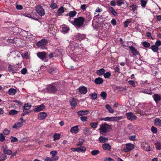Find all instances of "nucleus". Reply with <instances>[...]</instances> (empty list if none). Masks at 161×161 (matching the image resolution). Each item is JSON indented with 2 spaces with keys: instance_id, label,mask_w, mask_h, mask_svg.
<instances>
[{
  "instance_id": "obj_11",
  "label": "nucleus",
  "mask_w": 161,
  "mask_h": 161,
  "mask_svg": "<svg viewBox=\"0 0 161 161\" xmlns=\"http://www.w3.org/2000/svg\"><path fill=\"white\" fill-rule=\"evenodd\" d=\"M154 100L156 103L161 100V97L158 94H155L152 96Z\"/></svg>"
},
{
  "instance_id": "obj_46",
  "label": "nucleus",
  "mask_w": 161,
  "mask_h": 161,
  "mask_svg": "<svg viewBox=\"0 0 161 161\" xmlns=\"http://www.w3.org/2000/svg\"><path fill=\"white\" fill-rule=\"evenodd\" d=\"M18 111L15 109L11 110L9 112V114L10 115H14L17 114Z\"/></svg>"
},
{
  "instance_id": "obj_18",
  "label": "nucleus",
  "mask_w": 161,
  "mask_h": 161,
  "mask_svg": "<svg viewBox=\"0 0 161 161\" xmlns=\"http://www.w3.org/2000/svg\"><path fill=\"white\" fill-rule=\"evenodd\" d=\"M89 113L88 110H80L77 112V114L79 116H82L84 115H87Z\"/></svg>"
},
{
  "instance_id": "obj_56",
  "label": "nucleus",
  "mask_w": 161,
  "mask_h": 161,
  "mask_svg": "<svg viewBox=\"0 0 161 161\" xmlns=\"http://www.w3.org/2000/svg\"><path fill=\"white\" fill-rule=\"evenodd\" d=\"M151 130L153 133H156L158 131L157 128L153 126L152 127Z\"/></svg>"
},
{
  "instance_id": "obj_52",
  "label": "nucleus",
  "mask_w": 161,
  "mask_h": 161,
  "mask_svg": "<svg viewBox=\"0 0 161 161\" xmlns=\"http://www.w3.org/2000/svg\"><path fill=\"white\" fill-rule=\"evenodd\" d=\"M99 153V151L98 150H92L91 152V154L93 156H95L97 154Z\"/></svg>"
},
{
  "instance_id": "obj_14",
  "label": "nucleus",
  "mask_w": 161,
  "mask_h": 161,
  "mask_svg": "<svg viewBox=\"0 0 161 161\" xmlns=\"http://www.w3.org/2000/svg\"><path fill=\"white\" fill-rule=\"evenodd\" d=\"M47 115V114L45 112H41L39 114L38 118L41 120H42L44 119Z\"/></svg>"
},
{
  "instance_id": "obj_1",
  "label": "nucleus",
  "mask_w": 161,
  "mask_h": 161,
  "mask_svg": "<svg viewBox=\"0 0 161 161\" xmlns=\"http://www.w3.org/2000/svg\"><path fill=\"white\" fill-rule=\"evenodd\" d=\"M69 21L76 28H82L85 22L84 18L81 16L74 19L73 20H71L70 18H68Z\"/></svg>"
},
{
  "instance_id": "obj_51",
  "label": "nucleus",
  "mask_w": 161,
  "mask_h": 161,
  "mask_svg": "<svg viewBox=\"0 0 161 161\" xmlns=\"http://www.w3.org/2000/svg\"><path fill=\"white\" fill-rule=\"evenodd\" d=\"M111 73L109 72H107L105 73H104L103 75L105 78H108L111 76Z\"/></svg>"
},
{
  "instance_id": "obj_47",
  "label": "nucleus",
  "mask_w": 161,
  "mask_h": 161,
  "mask_svg": "<svg viewBox=\"0 0 161 161\" xmlns=\"http://www.w3.org/2000/svg\"><path fill=\"white\" fill-rule=\"evenodd\" d=\"M89 95L91 96L93 100L96 99L97 97V94L95 93H92Z\"/></svg>"
},
{
  "instance_id": "obj_15",
  "label": "nucleus",
  "mask_w": 161,
  "mask_h": 161,
  "mask_svg": "<svg viewBox=\"0 0 161 161\" xmlns=\"http://www.w3.org/2000/svg\"><path fill=\"white\" fill-rule=\"evenodd\" d=\"M102 148L105 150L110 151L111 148V146L108 143H104L102 145Z\"/></svg>"
},
{
  "instance_id": "obj_64",
  "label": "nucleus",
  "mask_w": 161,
  "mask_h": 161,
  "mask_svg": "<svg viewBox=\"0 0 161 161\" xmlns=\"http://www.w3.org/2000/svg\"><path fill=\"white\" fill-rule=\"evenodd\" d=\"M103 161H115V160L113 158H112L110 157H108V158H105L104 159Z\"/></svg>"
},
{
  "instance_id": "obj_34",
  "label": "nucleus",
  "mask_w": 161,
  "mask_h": 161,
  "mask_svg": "<svg viewBox=\"0 0 161 161\" xmlns=\"http://www.w3.org/2000/svg\"><path fill=\"white\" fill-rule=\"evenodd\" d=\"M125 0H117L116 3L118 6H121V5L125 3Z\"/></svg>"
},
{
  "instance_id": "obj_10",
  "label": "nucleus",
  "mask_w": 161,
  "mask_h": 161,
  "mask_svg": "<svg viewBox=\"0 0 161 161\" xmlns=\"http://www.w3.org/2000/svg\"><path fill=\"white\" fill-rule=\"evenodd\" d=\"M22 40L19 38H14V45L17 47H19L21 46Z\"/></svg>"
},
{
  "instance_id": "obj_40",
  "label": "nucleus",
  "mask_w": 161,
  "mask_h": 161,
  "mask_svg": "<svg viewBox=\"0 0 161 161\" xmlns=\"http://www.w3.org/2000/svg\"><path fill=\"white\" fill-rule=\"evenodd\" d=\"M60 135L58 133H55L53 136V140L56 141L60 138Z\"/></svg>"
},
{
  "instance_id": "obj_22",
  "label": "nucleus",
  "mask_w": 161,
  "mask_h": 161,
  "mask_svg": "<svg viewBox=\"0 0 161 161\" xmlns=\"http://www.w3.org/2000/svg\"><path fill=\"white\" fill-rule=\"evenodd\" d=\"M98 140L102 143H104L108 141V139L104 136H100L98 139Z\"/></svg>"
},
{
  "instance_id": "obj_26",
  "label": "nucleus",
  "mask_w": 161,
  "mask_h": 161,
  "mask_svg": "<svg viewBox=\"0 0 161 161\" xmlns=\"http://www.w3.org/2000/svg\"><path fill=\"white\" fill-rule=\"evenodd\" d=\"M8 70L10 73H15V70L14 69V67L9 64L8 67Z\"/></svg>"
},
{
  "instance_id": "obj_6",
  "label": "nucleus",
  "mask_w": 161,
  "mask_h": 161,
  "mask_svg": "<svg viewBox=\"0 0 161 161\" xmlns=\"http://www.w3.org/2000/svg\"><path fill=\"white\" fill-rule=\"evenodd\" d=\"M37 56L42 60H44L47 57V53L45 52H39L37 54Z\"/></svg>"
},
{
  "instance_id": "obj_17",
  "label": "nucleus",
  "mask_w": 161,
  "mask_h": 161,
  "mask_svg": "<svg viewBox=\"0 0 161 161\" xmlns=\"http://www.w3.org/2000/svg\"><path fill=\"white\" fill-rule=\"evenodd\" d=\"M13 30H15L16 31H17V33H19V34L21 33V34H23V32H26V33H27V31L23 30L22 29L19 28L17 27H14Z\"/></svg>"
},
{
  "instance_id": "obj_44",
  "label": "nucleus",
  "mask_w": 161,
  "mask_h": 161,
  "mask_svg": "<svg viewBox=\"0 0 161 161\" xmlns=\"http://www.w3.org/2000/svg\"><path fill=\"white\" fill-rule=\"evenodd\" d=\"M107 93L106 92L103 91L100 93L101 96L103 98V99L105 100L107 97Z\"/></svg>"
},
{
  "instance_id": "obj_7",
  "label": "nucleus",
  "mask_w": 161,
  "mask_h": 161,
  "mask_svg": "<svg viewBox=\"0 0 161 161\" xmlns=\"http://www.w3.org/2000/svg\"><path fill=\"white\" fill-rule=\"evenodd\" d=\"M125 115L127 116V119L131 121L134 120L137 118L136 116L132 112L126 113Z\"/></svg>"
},
{
  "instance_id": "obj_32",
  "label": "nucleus",
  "mask_w": 161,
  "mask_h": 161,
  "mask_svg": "<svg viewBox=\"0 0 161 161\" xmlns=\"http://www.w3.org/2000/svg\"><path fill=\"white\" fill-rule=\"evenodd\" d=\"M106 108L108 109L109 112L111 113H113L114 111L111 106L109 104H106L105 105Z\"/></svg>"
},
{
  "instance_id": "obj_27",
  "label": "nucleus",
  "mask_w": 161,
  "mask_h": 161,
  "mask_svg": "<svg viewBox=\"0 0 161 161\" xmlns=\"http://www.w3.org/2000/svg\"><path fill=\"white\" fill-rule=\"evenodd\" d=\"M8 92L9 95H13L15 94L17 91L15 89L13 88H11L9 89Z\"/></svg>"
},
{
  "instance_id": "obj_12",
  "label": "nucleus",
  "mask_w": 161,
  "mask_h": 161,
  "mask_svg": "<svg viewBox=\"0 0 161 161\" xmlns=\"http://www.w3.org/2000/svg\"><path fill=\"white\" fill-rule=\"evenodd\" d=\"M45 108V105L42 104L39 106H36V108H34L33 110L35 112H38L42 110Z\"/></svg>"
},
{
  "instance_id": "obj_13",
  "label": "nucleus",
  "mask_w": 161,
  "mask_h": 161,
  "mask_svg": "<svg viewBox=\"0 0 161 161\" xmlns=\"http://www.w3.org/2000/svg\"><path fill=\"white\" fill-rule=\"evenodd\" d=\"M70 105L71 106V108L74 109L77 105V103L74 98H72L69 100Z\"/></svg>"
},
{
  "instance_id": "obj_55",
  "label": "nucleus",
  "mask_w": 161,
  "mask_h": 161,
  "mask_svg": "<svg viewBox=\"0 0 161 161\" xmlns=\"http://www.w3.org/2000/svg\"><path fill=\"white\" fill-rule=\"evenodd\" d=\"M112 117H107L104 118H101V120H103L106 121H112Z\"/></svg>"
},
{
  "instance_id": "obj_28",
  "label": "nucleus",
  "mask_w": 161,
  "mask_h": 161,
  "mask_svg": "<svg viewBox=\"0 0 161 161\" xmlns=\"http://www.w3.org/2000/svg\"><path fill=\"white\" fill-rule=\"evenodd\" d=\"M134 147V146L132 144H126V149L127 151H125L126 152L130 151V150H132L133 149Z\"/></svg>"
},
{
  "instance_id": "obj_49",
  "label": "nucleus",
  "mask_w": 161,
  "mask_h": 161,
  "mask_svg": "<svg viewBox=\"0 0 161 161\" xmlns=\"http://www.w3.org/2000/svg\"><path fill=\"white\" fill-rule=\"evenodd\" d=\"M97 124L98 123L96 122L91 123H90V126L93 128H96L97 127Z\"/></svg>"
},
{
  "instance_id": "obj_62",
  "label": "nucleus",
  "mask_w": 161,
  "mask_h": 161,
  "mask_svg": "<svg viewBox=\"0 0 161 161\" xmlns=\"http://www.w3.org/2000/svg\"><path fill=\"white\" fill-rule=\"evenodd\" d=\"M87 5L85 4L82 5L80 7V9L84 11H85L86 9Z\"/></svg>"
},
{
  "instance_id": "obj_30",
  "label": "nucleus",
  "mask_w": 161,
  "mask_h": 161,
  "mask_svg": "<svg viewBox=\"0 0 161 161\" xmlns=\"http://www.w3.org/2000/svg\"><path fill=\"white\" fill-rule=\"evenodd\" d=\"M109 12L111 13L114 16H116L118 14V13L112 7H110L109 8Z\"/></svg>"
},
{
  "instance_id": "obj_31",
  "label": "nucleus",
  "mask_w": 161,
  "mask_h": 161,
  "mask_svg": "<svg viewBox=\"0 0 161 161\" xmlns=\"http://www.w3.org/2000/svg\"><path fill=\"white\" fill-rule=\"evenodd\" d=\"M23 122H22L21 123L20 122H18L16 124H15L14 125L12 126V128H15L16 129H18L19 128L21 127V126L22 125Z\"/></svg>"
},
{
  "instance_id": "obj_9",
  "label": "nucleus",
  "mask_w": 161,
  "mask_h": 161,
  "mask_svg": "<svg viewBox=\"0 0 161 161\" xmlns=\"http://www.w3.org/2000/svg\"><path fill=\"white\" fill-rule=\"evenodd\" d=\"M78 90L80 93L82 94H85L87 92L86 88L84 86L80 87Z\"/></svg>"
},
{
  "instance_id": "obj_33",
  "label": "nucleus",
  "mask_w": 161,
  "mask_h": 161,
  "mask_svg": "<svg viewBox=\"0 0 161 161\" xmlns=\"http://www.w3.org/2000/svg\"><path fill=\"white\" fill-rule=\"evenodd\" d=\"M78 152H84L86 150V148L84 146H80V147H77Z\"/></svg>"
},
{
  "instance_id": "obj_59",
  "label": "nucleus",
  "mask_w": 161,
  "mask_h": 161,
  "mask_svg": "<svg viewBox=\"0 0 161 161\" xmlns=\"http://www.w3.org/2000/svg\"><path fill=\"white\" fill-rule=\"evenodd\" d=\"M131 22L128 19L126 20L124 22V26L125 27H127L128 26V25L129 23H130Z\"/></svg>"
},
{
  "instance_id": "obj_43",
  "label": "nucleus",
  "mask_w": 161,
  "mask_h": 161,
  "mask_svg": "<svg viewBox=\"0 0 161 161\" xmlns=\"http://www.w3.org/2000/svg\"><path fill=\"white\" fill-rule=\"evenodd\" d=\"M141 5L142 7L145 8L147 4V2L145 0H141L140 1Z\"/></svg>"
},
{
  "instance_id": "obj_8",
  "label": "nucleus",
  "mask_w": 161,
  "mask_h": 161,
  "mask_svg": "<svg viewBox=\"0 0 161 161\" xmlns=\"http://www.w3.org/2000/svg\"><path fill=\"white\" fill-rule=\"evenodd\" d=\"M128 48L131 51V53L134 56H140V54L139 52L133 46H129Z\"/></svg>"
},
{
  "instance_id": "obj_53",
  "label": "nucleus",
  "mask_w": 161,
  "mask_h": 161,
  "mask_svg": "<svg viewBox=\"0 0 161 161\" xmlns=\"http://www.w3.org/2000/svg\"><path fill=\"white\" fill-rule=\"evenodd\" d=\"M69 30V28L68 27L64 26L62 28V31L64 32H67Z\"/></svg>"
},
{
  "instance_id": "obj_29",
  "label": "nucleus",
  "mask_w": 161,
  "mask_h": 161,
  "mask_svg": "<svg viewBox=\"0 0 161 161\" xmlns=\"http://www.w3.org/2000/svg\"><path fill=\"white\" fill-rule=\"evenodd\" d=\"M58 71V69L54 68H51L48 70V72L52 74H55Z\"/></svg>"
},
{
  "instance_id": "obj_60",
  "label": "nucleus",
  "mask_w": 161,
  "mask_h": 161,
  "mask_svg": "<svg viewBox=\"0 0 161 161\" xmlns=\"http://www.w3.org/2000/svg\"><path fill=\"white\" fill-rule=\"evenodd\" d=\"M130 7L131 8L133 12L137 9V7L134 4H132Z\"/></svg>"
},
{
  "instance_id": "obj_39",
  "label": "nucleus",
  "mask_w": 161,
  "mask_h": 161,
  "mask_svg": "<svg viewBox=\"0 0 161 161\" xmlns=\"http://www.w3.org/2000/svg\"><path fill=\"white\" fill-rule=\"evenodd\" d=\"M144 149L146 151H151L150 145L146 143H145V145L144 146Z\"/></svg>"
},
{
  "instance_id": "obj_45",
  "label": "nucleus",
  "mask_w": 161,
  "mask_h": 161,
  "mask_svg": "<svg viewBox=\"0 0 161 161\" xmlns=\"http://www.w3.org/2000/svg\"><path fill=\"white\" fill-rule=\"evenodd\" d=\"M142 45L145 48H148L150 46V44L149 43L146 41L142 42Z\"/></svg>"
},
{
  "instance_id": "obj_4",
  "label": "nucleus",
  "mask_w": 161,
  "mask_h": 161,
  "mask_svg": "<svg viewBox=\"0 0 161 161\" xmlns=\"http://www.w3.org/2000/svg\"><path fill=\"white\" fill-rule=\"evenodd\" d=\"M46 90L49 93H55L57 91V88L56 86L52 84L47 86Z\"/></svg>"
},
{
  "instance_id": "obj_35",
  "label": "nucleus",
  "mask_w": 161,
  "mask_h": 161,
  "mask_svg": "<svg viewBox=\"0 0 161 161\" xmlns=\"http://www.w3.org/2000/svg\"><path fill=\"white\" fill-rule=\"evenodd\" d=\"M151 49L154 52H157L159 48L156 45H153L151 46Z\"/></svg>"
},
{
  "instance_id": "obj_41",
  "label": "nucleus",
  "mask_w": 161,
  "mask_h": 161,
  "mask_svg": "<svg viewBox=\"0 0 161 161\" xmlns=\"http://www.w3.org/2000/svg\"><path fill=\"white\" fill-rule=\"evenodd\" d=\"M155 146L158 150L161 149V143L159 142H157L155 143Z\"/></svg>"
},
{
  "instance_id": "obj_42",
  "label": "nucleus",
  "mask_w": 161,
  "mask_h": 161,
  "mask_svg": "<svg viewBox=\"0 0 161 161\" xmlns=\"http://www.w3.org/2000/svg\"><path fill=\"white\" fill-rule=\"evenodd\" d=\"M84 142V140L82 139H79L78 140V143L76 144L77 146H81Z\"/></svg>"
},
{
  "instance_id": "obj_3",
  "label": "nucleus",
  "mask_w": 161,
  "mask_h": 161,
  "mask_svg": "<svg viewBox=\"0 0 161 161\" xmlns=\"http://www.w3.org/2000/svg\"><path fill=\"white\" fill-rule=\"evenodd\" d=\"M48 43L47 40L45 39L41 40L36 43V46L41 49H43L45 48V45Z\"/></svg>"
},
{
  "instance_id": "obj_37",
  "label": "nucleus",
  "mask_w": 161,
  "mask_h": 161,
  "mask_svg": "<svg viewBox=\"0 0 161 161\" xmlns=\"http://www.w3.org/2000/svg\"><path fill=\"white\" fill-rule=\"evenodd\" d=\"M136 112L142 115H147V113H146V112L143 111L140 109H137Z\"/></svg>"
},
{
  "instance_id": "obj_57",
  "label": "nucleus",
  "mask_w": 161,
  "mask_h": 161,
  "mask_svg": "<svg viewBox=\"0 0 161 161\" xmlns=\"http://www.w3.org/2000/svg\"><path fill=\"white\" fill-rule=\"evenodd\" d=\"M50 7L52 9H54L58 7V6L57 4L53 3L50 5Z\"/></svg>"
},
{
  "instance_id": "obj_19",
  "label": "nucleus",
  "mask_w": 161,
  "mask_h": 161,
  "mask_svg": "<svg viewBox=\"0 0 161 161\" xmlns=\"http://www.w3.org/2000/svg\"><path fill=\"white\" fill-rule=\"evenodd\" d=\"M154 125L157 126H161V119L159 118H156L154 120Z\"/></svg>"
},
{
  "instance_id": "obj_23",
  "label": "nucleus",
  "mask_w": 161,
  "mask_h": 161,
  "mask_svg": "<svg viewBox=\"0 0 161 161\" xmlns=\"http://www.w3.org/2000/svg\"><path fill=\"white\" fill-rule=\"evenodd\" d=\"M83 131L84 134L86 136H88L91 133L90 129L87 127L83 129Z\"/></svg>"
},
{
  "instance_id": "obj_16",
  "label": "nucleus",
  "mask_w": 161,
  "mask_h": 161,
  "mask_svg": "<svg viewBox=\"0 0 161 161\" xmlns=\"http://www.w3.org/2000/svg\"><path fill=\"white\" fill-rule=\"evenodd\" d=\"M94 82L96 84L100 85L102 84L103 82V80L102 78L98 77L95 79Z\"/></svg>"
},
{
  "instance_id": "obj_5",
  "label": "nucleus",
  "mask_w": 161,
  "mask_h": 161,
  "mask_svg": "<svg viewBox=\"0 0 161 161\" xmlns=\"http://www.w3.org/2000/svg\"><path fill=\"white\" fill-rule=\"evenodd\" d=\"M36 11L41 16H43L45 14L44 9L41 5H38L36 8Z\"/></svg>"
},
{
  "instance_id": "obj_61",
  "label": "nucleus",
  "mask_w": 161,
  "mask_h": 161,
  "mask_svg": "<svg viewBox=\"0 0 161 161\" xmlns=\"http://www.w3.org/2000/svg\"><path fill=\"white\" fill-rule=\"evenodd\" d=\"M128 83H129V84L130 85H131L133 87H135L136 85H135V82L134 80H129L128 81Z\"/></svg>"
},
{
  "instance_id": "obj_48",
  "label": "nucleus",
  "mask_w": 161,
  "mask_h": 161,
  "mask_svg": "<svg viewBox=\"0 0 161 161\" xmlns=\"http://www.w3.org/2000/svg\"><path fill=\"white\" fill-rule=\"evenodd\" d=\"M64 8L61 7L58 9L57 12L58 14H60L64 13Z\"/></svg>"
},
{
  "instance_id": "obj_24",
  "label": "nucleus",
  "mask_w": 161,
  "mask_h": 161,
  "mask_svg": "<svg viewBox=\"0 0 161 161\" xmlns=\"http://www.w3.org/2000/svg\"><path fill=\"white\" fill-rule=\"evenodd\" d=\"M77 14V12L75 11H70L68 14H67L66 15L68 16V15L70 17L69 18L73 17L75 16Z\"/></svg>"
},
{
  "instance_id": "obj_58",
  "label": "nucleus",
  "mask_w": 161,
  "mask_h": 161,
  "mask_svg": "<svg viewBox=\"0 0 161 161\" xmlns=\"http://www.w3.org/2000/svg\"><path fill=\"white\" fill-rule=\"evenodd\" d=\"M5 139V136L2 133L0 134V141L3 142Z\"/></svg>"
},
{
  "instance_id": "obj_25",
  "label": "nucleus",
  "mask_w": 161,
  "mask_h": 161,
  "mask_svg": "<svg viewBox=\"0 0 161 161\" xmlns=\"http://www.w3.org/2000/svg\"><path fill=\"white\" fill-rule=\"evenodd\" d=\"M142 93L149 95L152 94V92L151 89H143L141 91Z\"/></svg>"
},
{
  "instance_id": "obj_2",
  "label": "nucleus",
  "mask_w": 161,
  "mask_h": 161,
  "mask_svg": "<svg viewBox=\"0 0 161 161\" xmlns=\"http://www.w3.org/2000/svg\"><path fill=\"white\" fill-rule=\"evenodd\" d=\"M110 128L109 125L107 124L106 123H104L102 124L99 129L100 132L103 134L102 133H106L107 132V130Z\"/></svg>"
},
{
  "instance_id": "obj_63",
  "label": "nucleus",
  "mask_w": 161,
  "mask_h": 161,
  "mask_svg": "<svg viewBox=\"0 0 161 161\" xmlns=\"http://www.w3.org/2000/svg\"><path fill=\"white\" fill-rule=\"evenodd\" d=\"M81 120L83 122H85L87 120L88 118L86 116H81L80 117Z\"/></svg>"
},
{
  "instance_id": "obj_21",
  "label": "nucleus",
  "mask_w": 161,
  "mask_h": 161,
  "mask_svg": "<svg viewBox=\"0 0 161 161\" xmlns=\"http://www.w3.org/2000/svg\"><path fill=\"white\" fill-rule=\"evenodd\" d=\"M105 72V69L103 68H101L99 70H97V71L96 73L99 76H101L103 75H104Z\"/></svg>"
},
{
  "instance_id": "obj_38",
  "label": "nucleus",
  "mask_w": 161,
  "mask_h": 161,
  "mask_svg": "<svg viewBox=\"0 0 161 161\" xmlns=\"http://www.w3.org/2000/svg\"><path fill=\"white\" fill-rule=\"evenodd\" d=\"M25 16L27 17L33 19H34L37 21H39L40 19V18H35L34 16H32L31 14H25Z\"/></svg>"
},
{
  "instance_id": "obj_20",
  "label": "nucleus",
  "mask_w": 161,
  "mask_h": 161,
  "mask_svg": "<svg viewBox=\"0 0 161 161\" xmlns=\"http://www.w3.org/2000/svg\"><path fill=\"white\" fill-rule=\"evenodd\" d=\"M78 126L77 125L71 128L70 131L71 133L76 134L78 132Z\"/></svg>"
},
{
  "instance_id": "obj_54",
  "label": "nucleus",
  "mask_w": 161,
  "mask_h": 161,
  "mask_svg": "<svg viewBox=\"0 0 161 161\" xmlns=\"http://www.w3.org/2000/svg\"><path fill=\"white\" fill-rule=\"evenodd\" d=\"M3 152L5 154H7L8 155H11L12 153L11 150L9 149L4 150Z\"/></svg>"
},
{
  "instance_id": "obj_50",
  "label": "nucleus",
  "mask_w": 161,
  "mask_h": 161,
  "mask_svg": "<svg viewBox=\"0 0 161 161\" xmlns=\"http://www.w3.org/2000/svg\"><path fill=\"white\" fill-rule=\"evenodd\" d=\"M57 154L58 152L56 150L52 151L50 152V154H51L53 157H56Z\"/></svg>"
},
{
  "instance_id": "obj_36",
  "label": "nucleus",
  "mask_w": 161,
  "mask_h": 161,
  "mask_svg": "<svg viewBox=\"0 0 161 161\" xmlns=\"http://www.w3.org/2000/svg\"><path fill=\"white\" fill-rule=\"evenodd\" d=\"M31 107V105H29L28 103H25L23 107V109L24 110H27L29 109Z\"/></svg>"
}]
</instances>
